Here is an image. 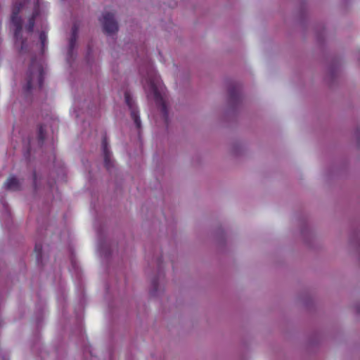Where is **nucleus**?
<instances>
[{"label":"nucleus","instance_id":"f257e3e1","mask_svg":"<svg viewBox=\"0 0 360 360\" xmlns=\"http://www.w3.org/2000/svg\"><path fill=\"white\" fill-rule=\"evenodd\" d=\"M44 72L41 65L37 63L35 58H32L25 78L26 84L23 86L24 91L25 93H30L37 86L39 89H41L44 82Z\"/></svg>","mask_w":360,"mask_h":360},{"label":"nucleus","instance_id":"f03ea898","mask_svg":"<svg viewBox=\"0 0 360 360\" xmlns=\"http://www.w3.org/2000/svg\"><path fill=\"white\" fill-rule=\"evenodd\" d=\"M101 22L104 32L108 34H112L117 32L119 26L113 13L110 12L103 13Z\"/></svg>","mask_w":360,"mask_h":360},{"label":"nucleus","instance_id":"7ed1b4c3","mask_svg":"<svg viewBox=\"0 0 360 360\" xmlns=\"http://www.w3.org/2000/svg\"><path fill=\"white\" fill-rule=\"evenodd\" d=\"M164 271H155L151 278L149 294L151 297H158L161 290V282L165 279Z\"/></svg>","mask_w":360,"mask_h":360},{"label":"nucleus","instance_id":"20e7f679","mask_svg":"<svg viewBox=\"0 0 360 360\" xmlns=\"http://www.w3.org/2000/svg\"><path fill=\"white\" fill-rule=\"evenodd\" d=\"M149 87L157 105L160 108V110L162 112L164 117L167 120L168 115L167 106L158 86L153 82H150Z\"/></svg>","mask_w":360,"mask_h":360},{"label":"nucleus","instance_id":"39448f33","mask_svg":"<svg viewBox=\"0 0 360 360\" xmlns=\"http://www.w3.org/2000/svg\"><path fill=\"white\" fill-rule=\"evenodd\" d=\"M124 99L127 105L131 110V117L134 120V124L138 129L141 128V122L137 108L135 105V103L132 100V98L128 91L124 92Z\"/></svg>","mask_w":360,"mask_h":360},{"label":"nucleus","instance_id":"423d86ee","mask_svg":"<svg viewBox=\"0 0 360 360\" xmlns=\"http://www.w3.org/2000/svg\"><path fill=\"white\" fill-rule=\"evenodd\" d=\"M229 101L232 105H236L240 100V86L232 84L229 87Z\"/></svg>","mask_w":360,"mask_h":360},{"label":"nucleus","instance_id":"0eeeda50","mask_svg":"<svg viewBox=\"0 0 360 360\" xmlns=\"http://www.w3.org/2000/svg\"><path fill=\"white\" fill-rule=\"evenodd\" d=\"M4 187L6 191H18L22 189V183L15 176H11L4 183Z\"/></svg>","mask_w":360,"mask_h":360},{"label":"nucleus","instance_id":"6e6552de","mask_svg":"<svg viewBox=\"0 0 360 360\" xmlns=\"http://www.w3.org/2000/svg\"><path fill=\"white\" fill-rule=\"evenodd\" d=\"M11 20L12 24L15 26L14 37L18 40V37L21 34L22 30V20L19 15H11Z\"/></svg>","mask_w":360,"mask_h":360},{"label":"nucleus","instance_id":"1a4fd4ad","mask_svg":"<svg viewBox=\"0 0 360 360\" xmlns=\"http://www.w3.org/2000/svg\"><path fill=\"white\" fill-rule=\"evenodd\" d=\"M39 15V9L38 7H35L33 12H32V15L30 16V18L28 19V22L27 24L25 25V30L27 32H32L33 30H34V25H35V20L36 18Z\"/></svg>","mask_w":360,"mask_h":360},{"label":"nucleus","instance_id":"9d476101","mask_svg":"<svg viewBox=\"0 0 360 360\" xmlns=\"http://www.w3.org/2000/svg\"><path fill=\"white\" fill-rule=\"evenodd\" d=\"M15 46L18 47V51L20 53H29L30 49H28V45L27 44V39H23L22 34L18 37V40L17 41V39H15Z\"/></svg>","mask_w":360,"mask_h":360},{"label":"nucleus","instance_id":"9b49d317","mask_svg":"<svg viewBox=\"0 0 360 360\" xmlns=\"http://www.w3.org/2000/svg\"><path fill=\"white\" fill-rule=\"evenodd\" d=\"M78 27L74 25L72 27V35L69 41V50L71 51L76 43L77 39Z\"/></svg>","mask_w":360,"mask_h":360},{"label":"nucleus","instance_id":"f8f14e48","mask_svg":"<svg viewBox=\"0 0 360 360\" xmlns=\"http://www.w3.org/2000/svg\"><path fill=\"white\" fill-rule=\"evenodd\" d=\"M105 167L109 169L112 167V162L111 160V152L109 150L103 151Z\"/></svg>","mask_w":360,"mask_h":360},{"label":"nucleus","instance_id":"ddd939ff","mask_svg":"<svg viewBox=\"0 0 360 360\" xmlns=\"http://www.w3.org/2000/svg\"><path fill=\"white\" fill-rule=\"evenodd\" d=\"M37 139L39 143L41 146L44 143V141L46 139V130L43 125L39 124L38 126V134H37Z\"/></svg>","mask_w":360,"mask_h":360},{"label":"nucleus","instance_id":"4468645a","mask_svg":"<svg viewBox=\"0 0 360 360\" xmlns=\"http://www.w3.org/2000/svg\"><path fill=\"white\" fill-rule=\"evenodd\" d=\"M23 6H24V4L22 1L15 2L13 6L11 15H19V13L21 11L22 8L23 7Z\"/></svg>","mask_w":360,"mask_h":360},{"label":"nucleus","instance_id":"2eb2a0df","mask_svg":"<svg viewBox=\"0 0 360 360\" xmlns=\"http://www.w3.org/2000/svg\"><path fill=\"white\" fill-rule=\"evenodd\" d=\"M34 251L37 253V259H41L42 257V245L41 243H36Z\"/></svg>","mask_w":360,"mask_h":360},{"label":"nucleus","instance_id":"dca6fc26","mask_svg":"<svg viewBox=\"0 0 360 360\" xmlns=\"http://www.w3.org/2000/svg\"><path fill=\"white\" fill-rule=\"evenodd\" d=\"M102 147H103V151H104V150H109L108 143V137H107L106 133H105L103 135Z\"/></svg>","mask_w":360,"mask_h":360},{"label":"nucleus","instance_id":"f3484780","mask_svg":"<svg viewBox=\"0 0 360 360\" xmlns=\"http://www.w3.org/2000/svg\"><path fill=\"white\" fill-rule=\"evenodd\" d=\"M39 39L42 44V45L44 46V44H45V41L46 40V35L45 34L44 32H41L40 34H39Z\"/></svg>","mask_w":360,"mask_h":360},{"label":"nucleus","instance_id":"a211bd4d","mask_svg":"<svg viewBox=\"0 0 360 360\" xmlns=\"http://www.w3.org/2000/svg\"><path fill=\"white\" fill-rule=\"evenodd\" d=\"M32 176H33V184H34V188H37V172H36V171L33 172Z\"/></svg>","mask_w":360,"mask_h":360},{"label":"nucleus","instance_id":"6ab92c4d","mask_svg":"<svg viewBox=\"0 0 360 360\" xmlns=\"http://www.w3.org/2000/svg\"><path fill=\"white\" fill-rule=\"evenodd\" d=\"M354 308L356 314H360V304H356Z\"/></svg>","mask_w":360,"mask_h":360},{"label":"nucleus","instance_id":"aec40b11","mask_svg":"<svg viewBox=\"0 0 360 360\" xmlns=\"http://www.w3.org/2000/svg\"><path fill=\"white\" fill-rule=\"evenodd\" d=\"M303 302H304V304L307 307H308V306H309V304L307 303V301H303Z\"/></svg>","mask_w":360,"mask_h":360},{"label":"nucleus","instance_id":"412c9836","mask_svg":"<svg viewBox=\"0 0 360 360\" xmlns=\"http://www.w3.org/2000/svg\"><path fill=\"white\" fill-rule=\"evenodd\" d=\"M162 283V281L161 282V283ZM161 291H164V289H162V288H161L160 292H161Z\"/></svg>","mask_w":360,"mask_h":360},{"label":"nucleus","instance_id":"4be33fe9","mask_svg":"<svg viewBox=\"0 0 360 360\" xmlns=\"http://www.w3.org/2000/svg\"><path fill=\"white\" fill-rule=\"evenodd\" d=\"M3 360H6V359L4 358Z\"/></svg>","mask_w":360,"mask_h":360}]
</instances>
